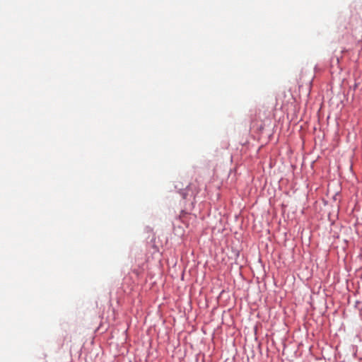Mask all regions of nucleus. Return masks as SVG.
Masks as SVG:
<instances>
[{"label":"nucleus","mask_w":362,"mask_h":362,"mask_svg":"<svg viewBox=\"0 0 362 362\" xmlns=\"http://www.w3.org/2000/svg\"><path fill=\"white\" fill-rule=\"evenodd\" d=\"M358 88V83H355V84L354 85V90H356L357 88Z\"/></svg>","instance_id":"obj_1"}]
</instances>
